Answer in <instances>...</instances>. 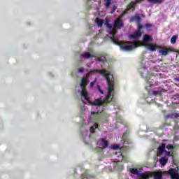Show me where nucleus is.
<instances>
[{
	"mask_svg": "<svg viewBox=\"0 0 179 179\" xmlns=\"http://www.w3.org/2000/svg\"><path fill=\"white\" fill-rule=\"evenodd\" d=\"M95 23H96L98 27H103V24L104 23V20L99 17H96L95 19Z\"/></svg>",
	"mask_w": 179,
	"mask_h": 179,
	"instance_id": "obj_15",
	"label": "nucleus"
},
{
	"mask_svg": "<svg viewBox=\"0 0 179 179\" xmlns=\"http://www.w3.org/2000/svg\"><path fill=\"white\" fill-rule=\"evenodd\" d=\"M155 63V60H150L148 62L143 60L138 70L141 76L145 79V89L148 90L150 96L146 98L147 103L155 102V100L152 99L151 96H159V97H160L162 96V92L165 91L164 88H160V90L155 91L150 90V87L156 86L160 79L166 78V76L164 74L155 73L160 72V66L152 67V64Z\"/></svg>",
	"mask_w": 179,
	"mask_h": 179,
	"instance_id": "obj_1",
	"label": "nucleus"
},
{
	"mask_svg": "<svg viewBox=\"0 0 179 179\" xmlns=\"http://www.w3.org/2000/svg\"><path fill=\"white\" fill-rule=\"evenodd\" d=\"M124 131L126 132L123 133L121 139V144H113V162H122L124 159V155H122V150H124V147L127 148V145L129 143L128 136L129 131L128 128L124 127Z\"/></svg>",
	"mask_w": 179,
	"mask_h": 179,
	"instance_id": "obj_4",
	"label": "nucleus"
},
{
	"mask_svg": "<svg viewBox=\"0 0 179 179\" xmlns=\"http://www.w3.org/2000/svg\"><path fill=\"white\" fill-rule=\"evenodd\" d=\"M92 72H97L100 75H103L108 86V94L103 101L101 98H99L94 101L91 102L92 106H98V108H100V106H103L104 103L113 101V96H111V93H113V80H110V75L111 74L107 70H92Z\"/></svg>",
	"mask_w": 179,
	"mask_h": 179,
	"instance_id": "obj_3",
	"label": "nucleus"
},
{
	"mask_svg": "<svg viewBox=\"0 0 179 179\" xmlns=\"http://www.w3.org/2000/svg\"><path fill=\"white\" fill-rule=\"evenodd\" d=\"M85 71V69L83 67L79 68L78 69V72H80V73H82Z\"/></svg>",
	"mask_w": 179,
	"mask_h": 179,
	"instance_id": "obj_28",
	"label": "nucleus"
},
{
	"mask_svg": "<svg viewBox=\"0 0 179 179\" xmlns=\"http://www.w3.org/2000/svg\"><path fill=\"white\" fill-rule=\"evenodd\" d=\"M148 2H151L152 3H162V2H164V0H148ZM141 2H143V0H136L135 1H131L128 6H127V10H135V5H137V3H141Z\"/></svg>",
	"mask_w": 179,
	"mask_h": 179,
	"instance_id": "obj_8",
	"label": "nucleus"
},
{
	"mask_svg": "<svg viewBox=\"0 0 179 179\" xmlns=\"http://www.w3.org/2000/svg\"><path fill=\"white\" fill-rule=\"evenodd\" d=\"M81 96L84 97L85 100H87V101H89V94L87 92V91L82 90Z\"/></svg>",
	"mask_w": 179,
	"mask_h": 179,
	"instance_id": "obj_17",
	"label": "nucleus"
},
{
	"mask_svg": "<svg viewBox=\"0 0 179 179\" xmlns=\"http://www.w3.org/2000/svg\"><path fill=\"white\" fill-rule=\"evenodd\" d=\"M99 114H101V111L92 112L90 116V121L91 122H99L101 121V115Z\"/></svg>",
	"mask_w": 179,
	"mask_h": 179,
	"instance_id": "obj_11",
	"label": "nucleus"
},
{
	"mask_svg": "<svg viewBox=\"0 0 179 179\" xmlns=\"http://www.w3.org/2000/svg\"><path fill=\"white\" fill-rule=\"evenodd\" d=\"M163 174H169L171 179H179L178 169H170L169 171L159 172L155 173L154 176V179H162L163 178Z\"/></svg>",
	"mask_w": 179,
	"mask_h": 179,
	"instance_id": "obj_6",
	"label": "nucleus"
},
{
	"mask_svg": "<svg viewBox=\"0 0 179 179\" xmlns=\"http://www.w3.org/2000/svg\"><path fill=\"white\" fill-rule=\"evenodd\" d=\"M98 145L100 149H106V148H108V141L106 140V138H100Z\"/></svg>",
	"mask_w": 179,
	"mask_h": 179,
	"instance_id": "obj_12",
	"label": "nucleus"
},
{
	"mask_svg": "<svg viewBox=\"0 0 179 179\" xmlns=\"http://www.w3.org/2000/svg\"><path fill=\"white\" fill-rule=\"evenodd\" d=\"M157 156H162L161 159H159V163L162 166H164L167 163V158L166 156H171V152L166 150V144L163 143L159 145L157 152Z\"/></svg>",
	"mask_w": 179,
	"mask_h": 179,
	"instance_id": "obj_5",
	"label": "nucleus"
},
{
	"mask_svg": "<svg viewBox=\"0 0 179 179\" xmlns=\"http://www.w3.org/2000/svg\"><path fill=\"white\" fill-rule=\"evenodd\" d=\"M110 40L113 41V36L110 37Z\"/></svg>",
	"mask_w": 179,
	"mask_h": 179,
	"instance_id": "obj_34",
	"label": "nucleus"
},
{
	"mask_svg": "<svg viewBox=\"0 0 179 179\" xmlns=\"http://www.w3.org/2000/svg\"><path fill=\"white\" fill-rule=\"evenodd\" d=\"M166 149H168V150H171V149H174V146H173L172 145H168L166 146Z\"/></svg>",
	"mask_w": 179,
	"mask_h": 179,
	"instance_id": "obj_27",
	"label": "nucleus"
},
{
	"mask_svg": "<svg viewBox=\"0 0 179 179\" xmlns=\"http://www.w3.org/2000/svg\"><path fill=\"white\" fill-rule=\"evenodd\" d=\"M115 128H118V126H117V125H115Z\"/></svg>",
	"mask_w": 179,
	"mask_h": 179,
	"instance_id": "obj_35",
	"label": "nucleus"
},
{
	"mask_svg": "<svg viewBox=\"0 0 179 179\" xmlns=\"http://www.w3.org/2000/svg\"><path fill=\"white\" fill-rule=\"evenodd\" d=\"M124 16V14H122L120 16H119L117 18L115 19L114 24H113V35L117 33V30L121 29L124 27V22H122V20L121 18Z\"/></svg>",
	"mask_w": 179,
	"mask_h": 179,
	"instance_id": "obj_9",
	"label": "nucleus"
},
{
	"mask_svg": "<svg viewBox=\"0 0 179 179\" xmlns=\"http://www.w3.org/2000/svg\"><path fill=\"white\" fill-rule=\"evenodd\" d=\"M111 1L112 0H105L106 8H108V6L111 5Z\"/></svg>",
	"mask_w": 179,
	"mask_h": 179,
	"instance_id": "obj_24",
	"label": "nucleus"
},
{
	"mask_svg": "<svg viewBox=\"0 0 179 179\" xmlns=\"http://www.w3.org/2000/svg\"><path fill=\"white\" fill-rule=\"evenodd\" d=\"M105 25L108 29H110L109 31V34H113V24L109 23L108 20H106L105 22Z\"/></svg>",
	"mask_w": 179,
	"mask_h": 179,
	"instance_id": "obj_16",
	"label": "nucleus"
},
{
	"mask_svg": "<svg viewBox=\"0 0 179 179\" xmlns=\"http://www.w3.org/2000/svg\"><path fill=\"white\" fill-rule=\"evenodd\" d=\"M142 18L140 15H135L130 18V22H136L138 24V30L134 34L129 36L131 42H122L117 41L114 36L113 37V44L119 45L121 51H132L134 48L140 47V45H144L149 51H156L157 50V45L155 43H151L153 38L149 35H145L143 38V41H141L140 38L142 37V31L141 30L143 27V24H141V21Z\"/></svg>",
	"mask_w": 179,
	"mask_h": 179,
	"instance_id": "obj_2",
	"label": "nucleus"
},
{
	"mask_svg": "<svg viewBox=\"0 0 179 179\" xmlns=\"http://www.w3.org/2000/svg\"><path fill=\"white\" fill-rule=\"evenodd\" d=\"M117 84V82H115V80H114L113 78V90H114V86H115V85Z\"/></svg>",
	"mask_w": 179,
	"mask_h": 179,
	"instance_id": "obj_29",
	"label": "nucleus"
},
{
	"mask_svg": "<svg viewBox=\"0 0 179 179\" xmlns=\"http://www.w3.org/2000/svg\"><path fill=\"white\" fill-rule=\"evenodd\" d=\"M97 59L99 62H103V64L104 62H107V57L106 56L98 57Z\"/></svg>",
	"mask_w": 179,
	"mask_h": 179,
	"instance_id": "obj_20",
	"label": "nucleus"
},
{
	"mask_svg": "<svg viewBox=\"0 0 179 179\" xmlns=\"http://www.w3.org/2000/svg\"><path fill=\"white\" fill-rule=\"evenodd\" d=\"M178 54H179V52H178Z\"/></svg>",
	"mask_w": 179,
	"mask_h": 179,
	"instance_id": "obj_36",
	"label": "nucleus"
},
{
	"mask_svg": "<svg viewBox=\"0 0 179 179\" xmlns=\"http://www.w3.org/2000/svg\"><path fill=\"white\" fill-rule=\"evenodd\" d=\"M87 86V80L86 78H83L81 79V83H80V87H86Z\"/></svg>",
	"mask_w": 179,
	"mask_h": 179,
	"instance_id": "obj_18",
	"label": "nucleus"
},
{
	"mask_svg": "<svg viewBox=\"0 0 179 179\" xmlns=\"http://www.w3.org/2000/svg\"><path fill=\"white\" fill-rule=\"evenodd\" d=\"M96 83V81H93V82H91L90 83V87H93V86H94V84Z\"/></svg>",
	"mask_w": 179,
	"mask_h": 179,
	"instance_id": "obj_30",
	"label": "nucleus"
},
{
	"mask_svg": "<svg viewBox=\"0 0 179 179\" xmlns=\"http://www.w3.org/2000/svg\"><path fill=\"white\" fill-rule=\"evenodd\" d=\"M83 125H84V127H85V125H86V122H85V123L83 124Z\"/></svg>",
	"mask_w": 179,
	"mask_h": 179,
	"instance_id": "obj_33",
	"label": "nucleus"
},
{
	"mask_svg": "<svg viewBox=\"0 0 179 179\" xmlns=\"http://www.w3.org/2000/svg\"><path fill=\"white\" fill-rule=\"evenodd\" d=\"M92 71H100V69H93V70H91L90 73H87L86 74V76H83V78H85L86 80H87V78H89V76H90V73H94V72H97V71H93V72H92Z\"/></svg>",
	"mask_w": 179,
	"mask_h": 179,
	"instance_id": "obj_22",
	"label": "nucleus"
},
{
	"mask_svg": "<svg viewBox=\"0 0 179 179\" xmlns=\"http://www.w3.org/2000/svg\"><path fill=\"white\" fill-rule=\"evenodd\" d=\"M169 51H170V50L167 49L166 48H161L159 50V54H161V55H167V54H169Z\"/></svg>",
	"mask_w": 179,
	"mask_h": 179,
	"instance_id": "obj_14",
	"label": "nucleus"
},
{
	"mask_svg": "<svg viewBox=\"0 0 179 179\" xmlns=\"http://www.w3.org/2000/svg\"><path fill=\"white\" fill-rule=\"evenodd\" d=\"M97 89H98L99 93H101V94H104V91L102 90V89L100 87V85H97Z\"/></svg>",
	"mask_w": 179,
	"mask_h": 179,
	"instance_id": "obj_25",
	"label": "nucleus"
},
{
	"mask_svg": "<svg viewBox=\"0 0 179 179\" xmlns=\"http://www.w3.org/2000/svg\"><path fill=\"white\" fill-rule=\"evenodd\" d=\"M150 26H152V24H145V27H150Z\"/></svg>",
	"mask_w": 179,
	"mask_h": 179,
	"instance_id": "obj_31",
	"label": "nucleus"
},
{
	"mask_svg": "<svg viewBox=\"0 0 179 179\" xmlns=\"http://www.w3.org/2000/svg\"><path fill=\"white\" fill-rule=\"evenodd\" d=\"M81 179L87 178V173H83L80 176Z\"/></svg>",
	"mask_w": 179,
	"mask_h": 179,
	"instance_id": "obj_26",
	"label": "nucleus"
},
{
	"mask_svg": "<svg viewBox=\"0 0 179 179\" xmlns=\"http://www.w3.org/2000/svg\"><path fill=\"white\" fill-rule=\"evenodd\" d=\"M130 171L132 174H136V176H140V179H149L150 177H152V173L149 172H144L142 173V169H134L131 168Z\"/></svg>",
	"mask_w": 179,
	"mask_h": 179,
	"instance_id": "obj_7",
	"label": "nucleus"
},
{
	"mask_svg": "<svg viewBox=\"0 0 179 179\" xmlns=\"http://www.w3.org/2000/svg\"><path fill=\"white\" fill-rule=\"evenodd\" d=\"M81 57H84L85 59H89V58H94V55L90 54L89 52H85L81 55Z\"/></svg>",
	"mask_w": 179,
	"mask_h": 179,
	"instance_id": "obj_13",
	"label": "nucleus"
},
{
	"mask_svg": "<svg viewBox=\"0 0 179 179\" xmlns=\"http://www.w3.org/2000/svg\"><path fill=\"white\" fill-rule=\"evenodd\" d=\"M99 129V124H97L96 123H95L94 124V126H92V127H91L90 128V132H91V134H94V132H95V129Z\"/></svg>",
	"mask_w": 179,
	"mask_h": 179,
	"instance_id": "obj_19",
	"label": "nucleus"
},
{
	"mask_svg": "<svg viewBox=\"0 0 179 179\" xmlns=\"http://www.w3.org/2000/svg\"><path fill=\"white\" fill-rule=\"evenodd\" d=\"M177 36H173L171 39V44H176V41H177Z\"/></svg>",
	"mask_w": 179,
	"mask_h": 179,
	"instance_id": "obj_23",
	"label": "nucleus"
},
{
	"mask_svg": "<svg viewBox=\"0 0 179 179\" xmlns=\"http://www.w3.org/2000/svg\"><path fill=\"white\" fill-rule=\"evenodd\" d=\"M178 113H172L166 115V118H178Z\"/></svg>",
	"mask_w": 179,
	"mask_h": 179,
	"instance_id": "obj_21",
	"label": "nucleus"
},
{
	"mask_svg": "<svg viewBox=\"0 0 179 179\" xmlns=\"http://www.w3.org/2000/svg\"><path fill=\"white\" fill-rule=\"evenodd\" d=\"M115 9H117V7H115V6H113V10L115 11Z\"/></svg>",
	"mask_w": 179,
	"mask_h": 179,
	"instance_id": "obj_32",
	"label": "nucleus"
},
{
	"mask_svg": "<svg viewBox=\"0 0 179 179\" xmlns=\"http://www.w3.org/2000/svg\"><path fill=\"white\" fill-rule=\"evenodd\" d=\"M113 110H115V112L113 113L116 114V122H118L119 124H125V121L122 118V116L118 114V113L120 112V106L115 103L114 101H113Z\"/></svg>",
	"mask_w": 179,
	"mask_h": 179,
	"instance_id": "obj_10",
	"label": "nucleus"
}]
</instances>
